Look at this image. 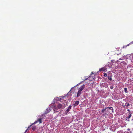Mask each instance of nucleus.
Masks as SVG:
<instances>
[{"mask_svg": "<svg viewBox=\"0 0 133 133\" xmlns=\"http://www.w3.org/2000/svg\"><path fill=\"white\" fill-rule=\"evenodd\" d=\"M63 107V105L62 104H58L57 105V107H54V111H55L58 112L59 111L58 109H61Z\"/></svg>", "mask_w": 133, "mask_h": 133, "instance_id": "1", "label": "nucleus"}, {"mask_svg": "<svg viewBox=\"0 0 133 133\" xmlns=\"http://www.w3.org/2000/svg\"><path fill=\"white\" fill-rule=\"evenodd\" d=\"M42 120L43 118H37V121H35L34 123L30 125V127L32 125L34 124H36L38 122L39 123H42L43 122Z\"/></svg>", "mask_w": 133, "mask_h": 133, "instance_id": "2", "label": "nucleus"}, {"mask_svg": "<svg viewBox=\"0 0 133 133\" xmlns=\"http://www.w3.org/2000/svg\"><path fill=\"white\" fill-rule=\"evenodd\" d=\"M72 106L71 105H69L68 109L66 110L65 112V114H66L68 112L70 111V110Z\"/></svg>", "mask_w": 133, "mask_h": 133, "instance_id": "3", "label": "nucleus"}, {"mask_svg": "<svg viewBox=\"0 0 133 133\" xmlns=\"http://www.w3.org/2000/svg\"><path fill=\"white\" fill-rule=\"evenodd\" d=\"M107 68L105 67H103L102 68H100L99 69V71L100 72L103 71H107Z\"/></svg>", "mask_w": 133, "mask_h": 133, "instance_id": "4", "label": "nucleus"}, {"mask_svg": "<svg viewBox=\"0 0 133 133\" xmlns=\"http://www.w3.org/2000/svg\"><path fill=\"white\" fill-rule=\"evenodd\" d=\"M85 86V85L84 84L82 85L79 88V90L81 91L84 88Z\"/></svg>", "mask_w": 133, "mask_h": 133, "instance_id": "5", "label": "nucleus"}, {"mask_svg": "<svg viewBox=\"0 0 133 133\" xmlns=\"http://www.w3.org/2000/svg\"><path fill=\"white\" fill-rule=\"evenodd\" d=\"M51 110V109L50 108H49L46 109V111L45 112V114H47Z\"/></svg>", "mask_w": 133, "mask_h": 133, "instance_id": "6", "label": "nucleus"}, {"mask_svg": "<svg viewBox=\"0 0 133 133\" xmlns=\"http://www.w3.org/2000/svg\"><path fill=\"white\" fill-rule=\"evenodd\" d=\"M106 108H107V109H109H109L111 110L112 111V113L114 112V109L112 107H107Z\"/></svg>", "mask_w": 133, "mask_h": 133, "instance_id": "7", "label": "nucleus"}, {"mask_svg": "<svg viewBox=\"0 0 133 133\" xmlns=\"http://www.w3.org/2000/svg\"><path fill=\"white\" fill-rule=\"evenodd\" d=\"M79 101H75V103L74 104V106H76L79 103Z\"/></svg>", "mask_w": 133, "mask_h": 133, "instance_id": "8", "label": "nucleus"}, {"mask_svg": "<svg viewBox=\"0 0 133 133\" xmlns=\"http://www.w3.org/2000/svg\"><path fill=\"white\" fill-rule=\"evenodd\" d=\"M81 92V91H80L79 90H78V91L77 92V97H79L80 95Z\"/></svg>", "mask_w": 133, "mask_h": 133, "instance_id": "9", "label": "nucleus"}, {"mask_svg": "<svg viewBox=\"0 0 133 133\" xmlns=\"http://www.w3.org/2000/svg\"><path fill=\"white\" fill-rule=\"evenodd\" d=\"M56 100V101H59L61 99V98L60 97H56V98L55 99Z\"/></svg>", "mask_w": 133, "mask_h": 133, "instance_id": "10", "label": "nucleus"}, {"mask_svg": "<svg viewBox=\"0 0 133 133\" xmlns=\"http://www.w3.org/2000/svg\"><path fill=\"white\" fill-rule=\"evenodd\" d=\"M90 76H89L88 77H84V79H84V81H86L88 79H90L89 78H90Z\"/></svg>", "mask_w": 133, "mask_h": 133, "instance_id": "11", "label": "nucleus"}, {"mask_svg": "<svg viewBox=\"0 0 133 133\" xmlns=\"http://www.w3.org/2000/svg\"><path fill=\"white\" fill-rule=\"evenodd\" d=\"M131 113H130L128 115V116L127 117V118L128 119L130 118L131 116Z\"/></svg>", "mask_w": 133, "mask_h": 133, "instance_id": "12", "label": "nucleus"}, {"mask_svg": "<svg viewBox=\"0 0 133 133\" xmlns=\"http://www.w3.org/2000/svg\"><path fill=\"white\" fill-rule=\"evenodd\" d=\"M112 76H108V79L110 80V81H111L112 80V78H111Z\"/></svg>", "mask_w": 133, "mask_h": 133, "instance_id": "13", "label": "nucleus"}, {"mask_svg": "<svg viewBox=\"0 0 133 133\" xmlns=\"http://www.w3.org/2000/svg\"><path fill=\"white\" fill-rule=\"evenodd\" d=\"M107 109V108H105V109H102V111H101L102 112V113H104L105 112V111H106V109Z\"/></svg>", "mask_w": 133, "mask_h": 133, "instance_id": "14", "label": "nucleus"}, {"mask_svg": "<svg viewBox=\"0 0 133 133\" xmlns=\"http://www.w3.org/2000/svg\"><path fill=\"white\" fill-rule=\"evenodd\" d=\"M124 91L125 92V93H128V91H127V88H124Z\"/></svg>", "mask_w": 133, "mask_h": 133, "instance_id": "15", "label": "nucleus"}, {"mask_svg": "<svg viewBox=\"0 0 133 133\" xmlns=\"http://www.w3.org/2000/svg\"><path fill=\"white\" fill-rule=\"evenodd\" d=\"M36 127L35 126H33L32 127V129L33 130H35L36 129Z\"/></svg>", "mask_w": 133, "mask_h": 133, "instance_id": "16", "label": "nucleus"}, {"mask_svg": "<svg viewBox=\"0 0 133 133\" xmlns=\"http://www.w3.org/2000/svg\"><path fill=\"white\" fill-rule=\"evenodd\" d=\"M133 44V41L130 42L129 44H128V45H127L126 46V47H127V46H129L130 44Z\"/></svg>", "mask_w": 133, "mask_h": 133, "instance_id": "17", "label": "nucleus"}, {"mask_svg": "<svg viewBox=\"0 0 133 133\" xmlns=\"http://www.w3.org/2000/svg\"><path fill=\"white\" fill-rule=\"evenodd\" d=\"M108 76H112V74L111 73H109L108 75Z\"/></svg>", "mask_w": 133, "mask_h": 133, "instance_id": "18", "label": "nucleus"}, {"mask_svg": "<svg viewBox=\"0 0 133 133\" xmlns=\"http://www.w3.org/2000/svg\"><path fill=\"white\" fill-rule=\"evenodd\" d=\"M104 76L105 77H107V74L106 73H104Z\"/></svg>", "mask_w": 133, "mask_h": 133, "instance_id": "19", "label": "nucleus"}, {"mask_svg": "<svg viewBox=\"0 0 133 133\" xmlns=\"http://www.w3.org/2000/svg\"><path fill=\"white\" fill-rule=\"evenodd\" d=\"M113 86L112 85L110 87V88L111 89H113Z\"/></svg>", "mask_w": 133, "mask_h": 133, "instance_id": "20", "label": "nucleus"}, {"mask_svg": "<svg viewBox=\"0 0 133 133\" xmlns=\"http://www.w3.org/2000/svg\"><path fill=\"white\" fill-rule=\"evenodd\" d=\"M127 106H128L130 105L129 104V103H127Z\"/></svg>", "mask_w": 133, "mask_h": 133, "instance_id": "21", "label": "nucleus"}, {"mask_svg": "<svg viewBox=\"0 0 133 133\" xmlns=\"http://www.w3.org/2000/svg\"><path fill=\"white\" fill-rule=\"evenodd\" d=\"M30 127H31V126H30H30H29V127L28 128V129H27V130H29V128Z\"/></svg>", "mask_w": 133, "mask_h": 133, "instance_id": "22", "label": "nucleus"}, {"mask_svg": "<svg viewBox=\"0 0 133 133\" xmlns=\"http://www.w3.org/2000/svg\"><path fill=\"white\" fill-rule=\"evenodd\" d=\"M127 111H130V110H129V109H128L127 110Z\"/></svg>", "mask_w": 133, "mask_h": 133, "instance_id": "23", "label": "nucleus"}, {"mask_svg": "<svg viewBox=\"0 0 133 133\" xmlns=\"http://www.w3.org/2000/svg\"><path fill=\"white\" fill-rule=\"evenodd\" d=\"M27 130H28L26 129V131H25V133H26V132H27Z\"/></svg>", "mask_w": 133, "mask_h": 133, "instance_id": "24", "label": "nucleus"}, {"mask_svg": "<svg viewBox=\"0 0 133 133\" xmlns=\"http://www.w3.org/2000/svg\"><path fill=\"white\" fill-rule=\"evenodd\" d=\"M127 130H128V131H130V129H127Z\"/></svg>", "mask_w": 133, "mask_h": 133, "instance_id": "25", "label": "nucleus"}, {"mask_svg": "<svg viewBox=\"0 0 133 133\" xmlns=\"http://www.w3.org/2000/svg\"><path fill=\"white\" fill-rule=\"evenodd\" d=\"M109 110L108 109L107 110V111H108Z\"/></svg>", "mask_w": 133, "mask_h": 133, "instance_id": "26", "label": "nucleus"}, {"mask_svg": "<svg viewBox=\"0 0 133 133\" xmlns=\"http://www.w3.org/2000/svg\"><path fill=\"white\" fill-rule=\"evenodd\" d=\"M24 133H25V132H24Z\"/></svg>", "mask_w": 133, "mask_h": 133, "instance_id": "27", "label": "nucleus"}]
</instances>
